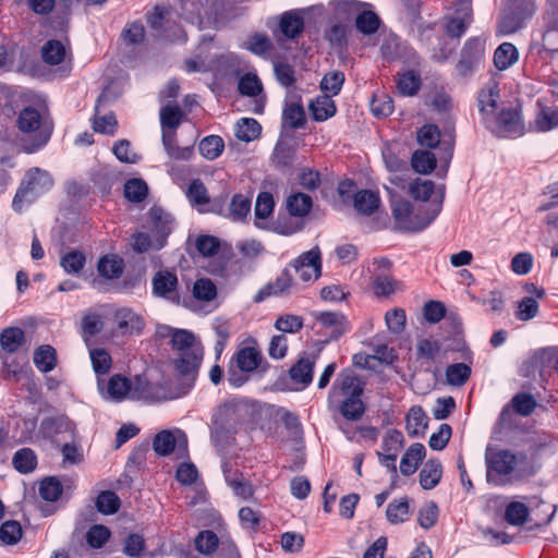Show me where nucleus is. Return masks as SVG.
I'll return each mask as SVG.
<instances>
[{
    "label": "nucleus",
    "mask_w": 558,
    "mask_h": 558,
    "mask_svg": "<svg viewBox=\"0 0 558 558\" xmlns=\"http://www.w3.org/2000/svg\"><path fill=\"white\" fill-rule=\"evenodd\" d=\"M107 395L113 401L125 398L160 402L175 398L163 384H150L144 376L137 375L133 380L122 375H113L107 384Z\"/></svg>",
    "instance_id": "f257e3e1"
},
{
    "label": "nucleus",
    "mask_w": 558,
    "mask_h": 558,
    "mask_svg": "<svg viewBox=\"0 0 558 558\" xmlns=\"http://www.w3.org/2000/svg\"><path fill=\"white\" fill-rule=\"evenodd\" d=\"M363 386L360 379L350 369L340 372L328 393L329 408L339 409L343 417L357 421L364 414V404L361 400Z\"/></svg>",
    "instance_id": "f03ea898"
},
{
    "label": "nucleus",
    "mask_w": 558,
    "mask_h": 558,
    "mask_svg": "<svg viewBox=\"0 0 558 558\" xmlns=\"http://www.w3.org/2000/svg\"><path fill=\"white\" fill-rule=\"evenodd\" d=\"M16 128L23 150L32 154L47 145L53 124L46 110L26 106L16 117Z\"/></svg>",
    "instance_id": "7ed1b4c3"
},
{
    "label": "nucleus",
    "mask_w": 558,
    "mask_h": 558,
    "mask_svg": "<svg viewBox=\"0 0 558 558\" xmlns=\"http://www.w3.org/2000/svg\"><path fill=\"white\" fill-rule=\"evenodd\" d=\"M485 464L487 482L504 486L522 475L526 468V456L508 449L487 448Z\"/></svg>",
    "instance_id": "20e7f679"
},
{
    "label": "nucleus",
    "mask_w": 558,
    "mask_h": 558,
    "mask_svg": "<svg viewBox=\"0 0 558 558\" xmlns=\"http://www.w3.org/2000/svg\"><path fill=\"white\" fill-rule=\"evenodd\" d=\"M171 347L177 352L174 368L182 375L197 371L203 360V347L195 336L185 329H170Z\"/></svg>",
    "instance_id": "39448f33"
},
{
    "label": "nucleus",
    "mask_w": 558,
    "mask_h": 558,
    "mask_svg": "<svg viewBox=\"0 0 558 558\" xmlns=\"http://www.w3.org/2000/svg\"><path fill=\"white\" fill-rule=\"evenodd\" d=\"M53 185L51 175L40 169L28 170L13 198L12 207L21 213L25 206L32 204L38 196L49 191Z\"/></svg>",
    "instance_id": "423d86ee"
},
{
    "label": "nucleus",
    "mask_w": 558,
    "mask_h": 558,
    "mask_svg": "<svg viewBox=\"0 0 558 558\" xmlns=\"http://www.w3.org/2000/svg\"><path fill=\"white\" fill-rule=\"evenodd\" d=\"M263 363V355L256 348L239 349L230 360L227 380L232 387H241L248 380V374L255 372Z\"/></svg>",
    "instance_id": "0eeeda50"
},
{
    "label": "nucleus",
    "mask_w": 558,
    "mask_h": 558,
    "mask_svg": "<svg viewBox=\"0 0 558 558\" xmlns=\"http://www.w3.org/2000/svg\"><path fill=\"white\" fill-rule=\"evenodd\" d=\"M439 201L436 208H433L426 218H422L417 221H411V213H412V204L402 198L395 197L391 202V209L393 217L398 222L403 225L407 229L412 231H422L426 227H428L433 220L437 217L440 211L442 199H444V187L441 186L438 191Z\"/></svg>",
    "instance_id": "6e6552de"
},
{
    "label": "nucleus",
    "mask_w": 558,
    "mask_h": 558,
    "mask_svg": "<svg viewBox=\"0 0 558 558\" xmlns=\"http://www.w3.org/2000/svg\"><path fill=\"white\" fill-rule=\"evenodd\" d=\"M485 125L499 137H519L524 133V125L517 109H502Z\"/></svg>",
    "instance_id": "1a4fd4ad"
},
{
    "label": "nucleus",
    "mask_w": 558,
    "mask_h": 558,
    "mask_svg": "<svg viewBox=\"0 0 558 558\" xmlns=\"http://www.w3.org/2000/svg\"><path fill=\"white\" fill-rule=\"evenodd\" d=\"M291 271L295 274L296 278L302 282H310L317 280L322 275V258L318 247L301 254L292 263L289 264Z\"/></svg>",
    "instance_id": "9d476101"
},
{
    "label": "nucleus",
    "mask_w": 558,
    "mask_h": 558,
    "mask_svg": "<svg viewBox=\"0 0 558 558\" xmlns=\"http://www.w3.org/2000/svg\"><path fill=\"white\" fill-rule=\"evenodd\" d=\"M306 9L289 10L280 14L278 19V28L274 34L278 40L296 39L304 31Z\"/></svg>",
    "instance_id": "9b49d317"
},
{
    "label": "nucleus",
    "mask_w": 558,
    "mask_h": 558,
    "mask_svg": "<svg viewBox=\"0 0 558 558\" xmlns=\"http://www.w3.org/2000/svg\"><path fill=\"white\" fill-rule=\"evenodd\" d=\"M153 294L171 303L179 304V281L177 274L169 270H159L151 279Z\"/></svg>",
    "instance_id": "f8f14e48"
},
{
    "label": "nucleus",
    "mask_w": 558,
    "mask_h": 558,
    "mask_svg": "<svg viewBox=\"0 0 558 558\" xmlns=\"http://www.w3.org/2000/svg\"><path fill=\"white\" fill-rule=\"evenodd\" d=\"M472 5L470 0H459L452 15L447 19L446 31L450 37L460 38L472 23Z\"/></svg>",
    "instance_id": "ddd939ff"
},
{
    "label": "nucleus",
    "mask_w": 558,
    "mask_h": 558,
    "mask_svg": "<svg viewBox=\"0 0 558 558\" xmlns=\"http://www.w3.org/2000/svg\"><path fill=\"white\" fill-rule=\"evenodd\" d=\"M380 52L384 59L388 61L393 60H415L416 53L405 43H403L397 35L387 34L383 38L380 45Z\"/></svg>",
    "instance_id": "4468645a"
},
{
    "label": "nucleus",
    "mask_w": 558,
    "mask_h": 558,
    "mask_svg": "<svg viewBox=\"0 0 558 558\" xmlns=\"http://www.w3.org/2000/svg\"><path fill=\"white\" fill-rule=\"evenodd\" d=\"M238 89L241 95L255 97V113H262L264 110L265 101L263 94V84L259 77L255 73H245L240 77Z\"/></svg>",
    "instance_id": "2eb2a0df"
},
{
    "label": "nucleus",
    "mask_w": 558,
    "mask_h": 558,
    "mask_svg": "<svg viewBox=\"0 0 558 558\" xmlns=\"http://www.w3.org/2000/svg\"><path fill=\"white\" fill-rule=\"evenodd\" d=\"M499 88L496 82L488 83L478 94V108L484 123H487L497 112Z\"/></svg>",
    "instance_id": "dca6fc26"
},
{
    "label": "nucleus",
    "mask_w": 558,
    "mask_h": 558,
    "mask_svg": "<svg viewBox=\"0 0 558 558\" xmlns=\"http://www.w3.org/2000/svg\"><path fill=\"white\" fill-rule=\"evenodd\" d=\"M233 439V429L222 413H217L211 420V442L219 450L228 447Z\"/></svg>",
    "instance_id": "f3484780"
},
{
    "label": "nucleus",
    "mask_w": 558,
    "mask_h": 558,
    "mask_svg": "<svg viewBox=\"0 0 558 558\" xmlns=\"http://www.w3.org/2000/svg\"><path fill=\"white\" fill-rule=\"evenodd\" d=\"M148 217L153 235L166 242L167 236L172 230V217L160 207L150 208Z\"/></svg>",
    "instance_id": "a211bd4d"
},
{
    "label": "nucleus",
    "mask_w": 558,
    "mask_h": 558,
    "mask_svg": "<svg viewBox=\"0 0 558 558\" xmlns=\"http://www.w3.org/2000/svg\"><path fill=\"white\" fill-rule=\"evenodd\" d=\"M180 440H182L183 445L186 446L185 434L182 430H161L155 436L153 448L157 454L165 457L173 451L175 444Z\"/></svg>",
    "instance_id": "6ab92c4d"
},
{
    "label": "nucleus",
    "mask_w": 558,
    "mask_h": 558,
    "mask_svg": "<svg viewBox=\"0 0 558 558\" xmlns=\"http://www.w3.org/2000/svg\"><path fill=\"white\" fill-rule=\"evenodd\" d=\"M317 355L308 354L301 356L298 362L290 368L289 374L293 381L308 386L313 380V371Z\"/></svg>",
    "instance_id": "aec40b11"
},
{
    "label": "nucleus",
    "mask_w": 558,
    "mask_h": 558,
    "mask_svg": "<svg viewBox=\"0 0 558 558\" xmlns=\"http://www.w3.org/2000/svg\"><path fill=\"white\" fill-rule=\"evenodd\" d=\"M275 201L269 192H260L255 203V226L259 229H268V219L272 215Z\"/></svg>",
    "instance_id": "412c9836"
},
{
    "label": "nucleus",
    "mask_w": 558,
    "mask_h": 558,
    "mask_svg": "<svg viewBox=\"0 0 558 558\" xmlns=\"http://www.w3.org/2000/svg\"><path fill=\"white\" fill-rule=\"evenodd\" d=\"M395 357L396 355L392 349H389L386 344H378L374 348L373 354L354 355V362L365 368H374L376 361L390 364Z\"/></svg>",
    "instance_id": "4be33fe9"
},
{
    "label": "nucleus",
    "mask_w": 558,
    "mask_h": 558,
    "mask_svg": "<svg viewBox=\"0 0 558 558\" xmlns=\"http://www.w3.org/2000/svg\"><path fill=\"white\" fill-rule=\"evenodd\" d=\"M317 320L329 339H337L345 331L344 316L339 313H320Z\"/></svg>",
    "instance_id": "5701e85b"
},
{
    "label": "nucleus",
    "mask_w": 558,
    "mask_h": 558,
    "mask_svg": "<svg viewBox=\"0 0 558 558\" xmlns=\"http://www.w3.org/2000/svg\"><path fill=\"white\" fill-rule=\"evenodd\" d=\"M426 453L425 447L422 444L411 445L400 461V472L405 475H412L418 468L420 462L424 459Z\"/></svg>",
    "instance_id": "b1692460"
},
{
    "label": "nucleus",
    "mask_w": 558,
    "mask_h": 558,
    "mask_svg": "<svg viewBox=\"0 0 558 558\" xmlns=\"http://www.w3.org/2000/svg\"><path fill=\"white\" fill-rule=\"evenodd\" d=\"M118 329L123 333L140 332L144 327V322L140 315L130 308H121L116 313Z\"/></svg>",
    "instance_id": "393cba45"
},
{
    "label": "nucleus",
    "mask_w": 558,
    "mask_h": 558,
    "mask_svg": "<svg viewBox=\"0 0 558 558\" xmlns=\"http://www.w3.org/2000/svg\"><path fill=\"white\" fill-rule=\"evenodd\" d=\"M183 112L178 105L167 104L160 110V124L162 134H175L181 124Z\"/></svg>",
    "instance_id": "a878e982"
},
{
    "label": "nucleus",
    "mask_w": 558,
    "mask_h": 558,
    "mask_svg": "<svg viewBox=\"0 0 558 558\" xmlns=\"http://www.w3.org/2000/svg\"><path fill=\"white\" fill-rule=\"evenodd\" d=\"M313 119L323 122L333 117L337 112L335 101L327 95L318 96L308 105Z\"/></svg>",
    "instance_id": "bb28decb"
},
{
    "label": "nucleus",
    "mask_w": 558,
    "mask_h": 558,
    "mask_svg": "<svg viewBox=\"0 0 558 558\" xmlns=\"http://www.w3.org/2000/svg\"><path fill=\"white\" fill-rule=\"evenodd\" d=\"M379 196L369 190H361L354 194L353 207L364 216H371L379 206Z\"/></svg>",
    "instance_id": "cd10ccee"
},
{
    "label": "nucleus",
    "mask_w": 558,
    "mask_h": 558,
    "mask_svg": "<svg viewBox=\"0 0 558 558\" xmlns=\"http://www.w3.org/2000/svg\"><path fill=\"white\" fill-rule=\"evenodd\" d=\"M440 187H441V185L435 186L434 182L430 180L416 179L410 184L409 190H410L411 195L415 199H420L423 202L428 201L430 198V196L433 194H435V202H434L433 208H436L438 205V201H439L438 191ZM442 187L445 189L444 185H442Z\"/></svg>",
    "instance_id": "c85d7f7f"
},
{
    "label": "nucleus",
    "mask_w": 558,
    "mask_h": 558,
    "mask_svg": "<svg viewBox=\"0 0 558 558\" xmlns=\"http://www.w3.org/2000/svg\"><path fill=\"white\" fill-rule=\"evenodd\" d=\"M306 122L304 108L300 101L287 102L282 112V124L286 128L295 130L302 128Z\"/></svg>",
    "instance_id": "c756f323"
},
{
    "label": "nucleus",
    "mask_w": 558,
    "mask_h": 558,
    "mask_svg": "<svg viewBox=\"0 0 558 558\" xmlns=\"http://www.w3.org/2000/svg\"><path fill=\"white\" fill-rule=\"evenodd\" d=\"M107 99V94L104 92L97 99L95 110L96 116L93 122V128L95 132L102 133V134H110L112 135L116 132L118 122L113 113H106L104 116L99 114V106L102 101Z\"/></svg>",
    "instance_id": "7c9ffc66"
},
{
    "label": "nucleus",
    "mask_w": 558,
    "mask_h": 558,
    "mask_svg": "<svg viewBox=\"0 0 558 558\" xmlns=\"http://www.w3.org/2000/svg\"><path fill=\"white\" fill-rule=\"evenodd\" d=\"M524 21L520 13L515 9H512L511 4L508 2L499 19V33L502 35L513 34L523 26Z\"/></svg>",
    "instance_id": "2f4dec72"
},
{
    "label": "nucleus",
    "mask_w": 558,
    "mask_h": 558,
    "mask_svg": "<svg viewBox=\"0 0 558 558\" xmlns=\"http://www.w3.org/2000/svg\"><path fill=\"white\" fill-rule=\"evenodd\" d=\"M519 59V52L514 45L510 43H502L495 50L494 64L500 70H507L512 66Z\"/></svg>",
    "instance_id": "473e14b6"
},
{
    "label": "nucleus",
    "mask_w": 558,
    "mask_h": 558,
    "mask_svg": "<svg viewBox=\"0 0 558 558\" xmlns=\"http://www.w3.org/2000/svg\"><path fill=\"white\" fill-rule=\"evenodd\" d=\"M442 474L441 463L438 460H428L420 472V485L424 489L434 488Z\"/></svg>",
    "instance_id": "72a5a7b5"
},
{
    "label": "nucleus",
    "mask_w": 558,
    "mask_h": 558,
    "mask_svg": "<svg viewBox=\"0 0 558 558\" xmlns=\"http://www.w3.org/2000/svg\"><path fill=\"white\" fill-rule=\"evenodd\" d=\"M222 472L226 482L232 488L234 495L243 499H250L253 496L254 489L252 485L248 482L244 481L242 476L232 475L227 463L222 464Z\"/></svg>",
    "instance_id": "f704fd0d"
},
{
    "label": "nucleus",
    "mask_w": 558,
    "mask_h": 558,
    "mask_svg": "<svg viewBox=\"0 0 558 558\" xmlns=\"http://www.w3.org/2000/svg\"><path fill=\"white\" fill-rule=\"evenodd\" d=\"M25 340L24 331L19 327H10L2 331L0 344L4 352L15 353L23 345Z\"/></svg>",
    "instance_id": "c9c22d12"
},
{
    "label": "nucleus",
    "mask_w": 558,
    "mask_h": 558,
    "mask_svg": "<svg viewBox=\"0 0 558 558\" xmlns=\"http://www.w3.org/2000/svg\"><path fill=\"white\" fill-rule=\"evenodd\" d=\"M287 209L291 216L304 217L306 216L312 206V197L304 193H294L287 198Z\"/></svg>",
    "instance_id": "e433bc0d"
},
{
    "label": "nucleus",
    "mask_w": 558,
    "mask_h": 558,
    "mask_svg": "<svg viewBox=\"0 0 558 558\" xmlns=\"http://www.w3.org/2000/svg\"><path fill=\"white\" fill-rule=\"evenodd\" d=\"M163 148L170 159L189 160L193 155V147H181L177 144L175 134H162Z\"/></svg>",
    "instance_id": "4c0bfd02"
},
{
    "label": "nucleus",
    "mask_w": 558,
    "mask_h": 558,
    "mask_svg": "<svg viewBox=\"0 0 558 558\" xmlns=\"http://www.w3.org/2000/svg\"><path fill=\"white\" fill-rule=\"evenodd\" d=\"M186 196L193 207L199 211H205V206L209 204V195L204 183L196 179L193 180L186 191Z\"/></svg>",
    "instance_id": "58836bf2"
},
{
    "label": "nucleus",
    "mask_w": 558,
    "mask_h": 558,
    "mask_svg": "<svg viewBox=\"0 0 558 558\" xmlns=\"http://www.w3.org/2000/svg\"><path fill=\"white\" fill-rule=\"evenodd\" d=\"M407 432L411 437H416L427 428V417L421 407H412L407 415Z\"/></svg>",
    "instance_id": "ea45409f"
},
{
    "label": "nucleus",
    "mask_w": 558,
    "mask_h": 558,
    "mask_svg": "<svg viewBox=\"0 0 558 558\" xmlns=\"http://www.w3.org/2000/svg\"><path fill=\"white\" fill-rule=\"evenodd\" d=\"M410 506L405 497L395 499L388 504L386 518L391 524L403 523L409 519Z\"/></svg>",
    "instance_id": "a19ab883"
},
{
    "label": "nucleus",
    "mask_w": 558,
    "mask_h": 558,
    "mask_svg": "<svg viewBox=\"0 0 558 558\" xmlns=\"http://www.w3.org/2000/svg\"><path fill=\"white\" fill-rule=\"evenodd\" d=\"M225 149L223 140L218 135H208L198 144L199 154L207 160L217 159Z\"/></svg>",
    "instance_id": "79ce46f5"
},
{
    "label": "nucleus",
    "mask_w": 558,
    "mask_h": 558,
    "mask_svg": "<svg viewBox=\"0 0 558 558\" xmlns=\"http://www.w3.org/2000/svg\"><path fill=\"white\" fill-rule=\"evenodd\" d=\"M539 111L535 119L536 129L541 132L549 131L558 126V108L542 106L537 101Z\"/></svg>",
    "instance_id": "37998d69"
},
{
    "label": "nucleus",
    "mask_w": 558,
    "mask_h": 558,
    "mask_svg": "<svg viewBox=\"0 0 558 558\" xmlns=\"http://www.w3.org/2000/svg\"><path fill=\"white\" fill-rule=\"evenodd\" d=\"M251 198L243 194H235L230 203L228 218L233 221H242L251 213Z\"/></svg>",
    "instance_id": "c03bdc74"
},
{
    "label": "nucleus",
    "mask_w": 558,
    "mask_h": 558,
    "mask_svg": "<svg viewBox=\"0 0 558 558\" xmlns=\"http://www.w3.org/2000/svg\"><path fill=\"white\" fill-rule=\"evenodd\" d=\"M471 373V367L465 363L451 364L446 369L447 384L461 387L469 380Z\"/></svg>",
    "instance_id": "a18cd8bd"
},
{
    "label": "nucleus",
    "mask_w": 558,
    "mask_h": 558,
    "mask_svg": "<svg viewBox=\"0 0 558 558\" xmlns=\"http://www.w3.org/2000/svg\"><path fill=\"white\" fill-rule=\"evenodd\" d=\"M97 269L107 279L118 278L123 270V260L118 256L107 255L100 258Z\"/></svg>",
    "instance_id": "49530a36"
},
{
    "label": "nucleus",
    "mask_w": 558,
    "mask_h": 558,
    "mask_svg": "<svg viewBox=\"0 0 558 558\" xmlns=\"http://www.w3.org/2000/svg\"><path fill=\"white\" fill-rule=\"evenodd\" d=\"M65 47L59 40H48L41 48L43 60L51 65L60 64L65 58Z\"/></svg>",
    "instance_id": "de8ad7c7"
},
{
    "label": "nucleus",
    "mask_w": 558,
    "mask_h": 558,
    "mask_svg": "<svg viewBox=\"0 0 558 558\" xmlns=\"http://www.w3.org/2000/svg\"><path fill=\"white\" fill-rule=\"evenodd\" d=\"M56 351L50 345H41L34 353L36 367L44 373L50 372L56 366Z\"/></svg>",
    "instance_id": "09e8293b"
},
{
    "label": "nucleus",
    "mask_w": 558,
    "mask_h": 558,
    "mask_svg": "<svg viewBox=\"0 0 558 558\" xmlns=\"http://www.w3.org/2000/svg\"><path fill=\"white\" fill-rule=\"evenodd\" d=\"M335 19L338 21H348L357 14L362 8V2L356 0H337L332 1Z\"/></svg>",
    "instance_id": "8fccbe9b"
},
{
    "label": "nucleus",
    "mask_w": 558,
    "mask_h": 558,
    "mask_svg": "<svg viewBox=\"0 0 558 558\" xmlns=\"http://www.w3.org/2000/svg\"><path fill=\"white\" fill-rule=\"evenodd\" d=\"M165 246V241L153 238L146 232H138L132 238V247L137 253H146L150 250H160Z\"/></svg>",
    "instance_id": "3c124183"
},
{
    "label": "nucleus",
    "mask_w": 558,
    "mask_h": 558,
    "mask_svg": "<svg viewBox=\"0 0 558 558\" xmlns=\"http://www.w3.org/2000/svg\"><path fill=\"white\" fill-rule=\"evenodd\" d=\"M12 462L20 473L26 474L36 468L37 458L32 449L22 448L14 453Z\"/></svg>",
    "instance_id": "603ef678"
},
{
    "label": "nucleus",
    "mask_w": 558,
    "mask_h": 558,
    "mask_svg": "<svg viewBox=\"0 0 558 558\" xmlns=\"http://www.w3.org/2000/svg\"><path fill=\"white\" fill-rule=\"evenodd\" d=\"M260 134L259 123L252 118H243L236 123L235 136L243 142H251Z\"/></svg>",
    "instance_id": "864d4df0"
},
{
    "label": "nucleus",
    "mask_w": 558,
    "mask_h": 558,
    "mask_svg": "<svg viewBox=\"0 0 558 558\" xmlns=\"http://www.w3.org/2000/svg\"><path fill=\"white\" fill-rule=\"evenodd\" d=\"M529 517V507L520 501L510 502L505 511V520L514 526L523 525Z\"/></svg>",
    "instance_id": "5fc2aeb1"
},
{
    "label": "nucleus",
    "mask_w": 558,
    "mask_h": 558,
    "mask_svg": "<svg viewBox=\"0 0 558 558\" xmlns=\"http://www.w3.org/2000/svg\"><path fill=\"white\" fill-rule=\"evenodd\" d=\"M421 86V77L413 71H408L399 75L397 81V87L401 95L413 96L415 95Z\"/></svg>",
    "instance_id": "6e6d98bb"
},
{
    "label": "nucleus",
    "mask_w": 558,
    "mask_h": 558,
    "mask_svg": "<svg viewBox=\"0 0 558 558\" xmlns=\"http://www.w3.org/2000/svg\"><path fill=\"white\" fill-rule=\"evenodd\" d=\"M343 83L344 74L341 71H330L322 78L320 88L324 95L332 97L340 93Z\"/></svg>",
    "instance_id": "4d7b16f0"
},
{
    "label": "nucleus",
    "mask_w": 558,
    "mask_h": 558,
    "mask_svg": "<svg viewBox=\"0 0 558 558\" xmlns=\"http://www.w3.org/2000/svg\"><path fill=\"white\" fill-rule=\"evenodd\" d=\"M411 161L413 169L423 174L430 173L436 167V157L428 150H416Z\"/></svg>",
    "instance_id": "13d9d810"
},
{
    "label": "nucleus",
    "mask_w": 558,
    "mask_h": 558,
    "mask_svg": "<svg viewBox=\"0 0 558 558\" xmlns=\"http://www.w3.org/2000/svg\"><path fill=\"white\" fill-rule=\"evenodd\" d=\"M371 111L375 117L386 118L393 112L392 98L385 93L374 94L371 101Z\"/></svg>",
    "instance_id": "bf43d9fd"
},
{
    "label": "nucleus",
    "mask_w": 558,
    "mask_h": 558,
    "mask_svg": "<svg viewBox=\"0 0 558 558\" xmlns=\"http://www.w3.org/2000/svg\"><path fill=\"white\" fill-rule=\"evenodd\" d=\"M193 296L196 300L210 302L217 296V288L213 280L208 278H201L194 282Z\"/></svg>",
    "instance_id": "052dcab7"
},
{
    "label": "nucleus",
    "mask_w": 558,
    "mask_h": 558,
    "mask_svg": "<svg viewBox=\"0 0 558 558\" xmlns=\"http://www.w3.org/2000/svg\"><path fill=\"white\" fill-rule=\"evenodd\" d=\"M62 492V484L57 477H46L39 484V495L47 501H57Z\"/></svg>",
    "instance_id": "680f3d73"
},
{
    "label": "nucleus",
    "mask_w": 558,
    "mask_h": 558,
    "mask_svg": "<svg viewBox=\"0 0 558 558\" xmlns=\"http://www.w3.org/2000/svg\"><path fill=\"white\" fill-rule=\"evenodd\" d=\"M85 262L84 253L74 250L61 257L60 265L66 274H78L83 269Z\"/></svg>",
    "instance_id": "e2e57ef3"
},
{
    "label": "nucleus",
    "mask_w": 558,
    "mask_h": 558,
    "mask_svg": "<svg viewBox=\"0 0 558 558\" xmlns=\"http://www.w3.org/2000/svg\"><path fill=\"white\" fill-rule=\"evenodd\" d=\"M218 544V536L209 530L199 532L195 538V547L203 555L213 554L217 549Z\"/></svg>",
    "instance_id": "0e129e2a"
},
{
    "label": "nucleus",
    "mask_w": 558,
    "mask_h": 558,
    "mask_svg": "<svg viewBox=\"0 0 558 558\" xmlns=\"http://www.w3.org/2000/svg\"><path fill=\"white\" fill-rule=\"evenodd\" d=\"M147 184L142 179H131L124 184V195L130 202H142L147 196Z\"/></svg>",
    "instance_id": "69168bd1"
},
{
    "label": "nucleus",
    "mask_w": 558,
    "mask_h": 558,
    "mask_svg": "<svg viewBox=\"0 0 558 558\" xmlns=\"http://www.w3.org/2000/svg\"><path fill=\"white\" fill-rule=\"evenodd\" d=\"M22 535L23 531L17 521H5L0 526V541L5 545L16 544Z\"/></svg>",
    "instance_id": "338daca9"
},
{
    "label": "nucleus",
    "mask_w": 558,
    "mask_h": 558,
    "mask_svg": "<svg viewBox=\"0 0 558 558\" xmlns=\"http://www.w3.org/2000/svg\"><path fill=\"white\" fill-rule=\"evenodd\" d=\"M404 445V438L400 430L389 429L383 438V453L398 456Z\"/></svg>",
    "instance_id": "774afa93"
}]
</instances>
